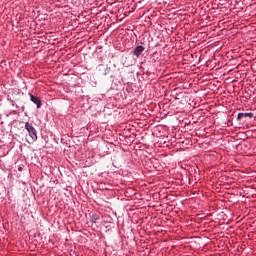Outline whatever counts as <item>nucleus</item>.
<instances>
[{
  "mask_svg": "<svg viewBox=\"0 0 256 256\" xmlns=\"http://www.w3.org/2000/svg\"><path fill=\"white\" fill-rule=\"evenodd\" d=\"M25 129L28 131V135L31 137L32 141H37V130L29 122L25 123Z\"/></svg>",
  "mask_w": 256,
  "mask_h": 256,
  "instance_id": "nucleus-1",
  "label": "nucleus"
},
{
  "mask_svg": "<svg viewBox=\"0 0 256 256\" xmlns=\"http://www.w3.org/2000/svg\"><path fill=\"white\" fill-rule=\"evenodd\" d=\"M30 101H32V103H34V105H36L37 109H41V99L37 96H34L32 94H30Z\"/></svg>",
  "mask_w": 256,
  "mask_h": 256,
  "instance_id": "nucleus-2",
  "label": "nucleus"
},
{
  "mask_svg": "<svg viewBox=\"0 0 256 256\" xmlns=\"http://www.w3.org/2000/svg\"><path fill=\"white\" fill-rule=\"evenodd\" d=\"M145 51V47L139 45L137 46L133 51V55H135V57H139L140 55H142V53Z\"/></svg>",
  "mask_w": 256,
  "mask_h": 256,
  "instance_id": "nucleus-3",
  "label": "nucleus"
},
{
  "mask_svg": "<svg viewBox=\"0 0 256 256\" xmlns=\"http://www.w3.org/2000/svg\"><path fill=\"white\" fill-rule=\"evenodd\" d=\"M253 112H246V113H238L237 120L241 121L245 117H249V119H253Z\"/></svg>",
  "mask_w": 256,
  "mask_h": 256,
  "instance_id": "nucleus-4",
  "label": "nucleus"
},
{
  "mask_svg": "<svg viewBox=\"0 0 256 256\" xmlns=\"http://www.w3.org/2000/svg\"><path fill=\"white\" fill-rule=\"evenodd\" d=\"M97 221H99V215L92 214L91 217H90V222L91 223H97Z\"/></svg>",
  "mask_w": 256,
  "mask_h": 256,
  "instance_id": "nucleus-5",
  "label": "nucleus"
},
{
  "mask_svg": "<svg viewBox=\"0 0 256 256\" xmlns=\"http://www.w3.org/2000/svg\"><path fill=\"white\" fill-rule=\"evenodd\" d=\"M18 170H19V171H22V170H23V168H21V167H20V168H18Z\"/></svg>",
  "mask_w": 256,
  "mask_h": 256,
  "instance_id": "nucleus-6",
  "label": "nucleus"
}]
</instances>
